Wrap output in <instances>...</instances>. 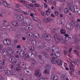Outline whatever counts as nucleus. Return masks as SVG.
I'll return each mask as SVG.
<instances>
[{"label": "nucleus", "mask_w": 80, "mask_h": 80, "mask_svg": "<svg viewBox=\"0 0 80 80\" xmlns=\"http://www.w3.org/2000/svg\"><path fill=\"white\" fill-rule=\"evenodd\" d=\"M51 62L52 63H53V64H55L56 63V62H57V64L58 65H62V63L63 62L62 60L59 59L57 60V59H53V58L51 59Z\"/></svg>", "instance_id": "1"}, {"label": "nucleus", "mask_w": 80, "mask_h": 80, "mask_svg": "<svg viewBox=\"0 0 80 80\" xmlns=\"http://www.w3.org/2000/svg\"><path fill=\"white\" fill-rule=\"evenodd\" d=\"M24 72L26 75L28 76L32 75V71L28 68H26V69H24Z\"/></svg>", "instance_id": "2"}, {"label": "nucleus", "mask_w": 80, "mask_h": 80, "mask_svg": "<svg viewBox=\"0 0 80 80\" xmlns=\"http://www.w3.org/2000/svg\"><path fill=\"white\" fill-rule=\"evenodd\" d=\"M35 76L38 77H40L42 76V71L40 70H36L34 73Z\"/></svg>", "instance_id": "3"}, {"label": "nucleus", "mask_w": 80, "mask_h": 80, "mask_svg": "<svg viewBox=\"0 0 80 80\" xmlns=\"http://www.w3.org/2000/svg\"><path fill=\"white\" fill-rule=\"evenodd\" d=\"M46 70L44 71V73H47V74L50 73V72L49 71L51 70V66L50 65H47L46 67Z\"/></svg>", "instance_id": "4"}, {"label": "nucleus", "mask_w": 80, "mask_h": 80, "mask_svg": "<svg viewBox=\"0 0 80 80\" xmlns=\"http://www.w3.org/2000/svg\"><path fill=\"white\" fill-rule=\"evenodd\" d=\"M44 37L46 40L50 41L51 40V36L48 34H45L44 35Z\"/></svg>", "instance_id": "5"}, {"label": "nucleus", "mask_w": 80, "mask_h": 80, "mask_svg": "<svg viewBox=\"0 0 80 80\" xmlns=\"http://www.w3.org/2000/svg\"><path fill=\"white\" fill-rule=\"evenodd\" d=\"M52 20V18H47L43 19V22L45 23H48V22H51Z\"/></svg>", "instance_id": "6"}, {"label": "nucleus", "mask_w": 80, "mask_h": 80, "mask_svg": "<svg viewBox=\"0 0 80 80\" xmlns=\"http://www.w3.org/2000/svg\"><path fill=\"white\" fill-rule=\"evenodd\" d=\"M66 27L68 30H72L73 28V27L72 24L69 22H68L66 25Z\"/></svg>", "instance_id": "7"}, {"label": "nucleus", "mask_w": 80, "mask_h": 80, "mask_svg": "<svg viewBox=\"0 0 80 80\" xmlns=\"http://www.w3.org/2000/svg\"><path fill=\"white\" fill-rule=\"evenodd\" d=\"M17 19L18 21H22V20H23V19H24L23 16L22 14L18 16L17 18Z\"/></svg>", "instance_id": "8"}, {"label": "nucleus", "mask_w": 80, "mask_h": 80, "mask_svg": "<svg viewBox=\"0 0 80 80\" xmlns=\"http://www.w3.org/2000/svg\"><path fill=\"white\" fill-rule=\"evenodd\" d=\"M58 48H57L56 47L54 46H53L51 48V51H52V52H53V53H54V52H56L57 50V51H58Z\"/></svg>", "instance_id": "9"}, {"label": "nucleus", "mask_w": 80, "mask_h": 80, "mask_svg": "<svg viewBox=\"0 0 80 80\" xmlns=\"http://www.w3.org/2000/svg\"><path fill=\"white\" fill-rule=\"evenodd\" d=\"M23 20V21L24 22H27V23H28L29 24L31 23V21L30 19V18L26 17L24 18Z\"/></svg>", "instance_id": "10"}, {"label": "nucleus", "mask_w": 80, "mask_h": 80, "mask_svg": "<svg viewBox=\"0 0 80 80\" xmlns=\"http://www.w3.org/2000/svg\"><path fill=\"white\" fill-rule=\"evenodd\" d=\"M32 28H33V27L31 25L27 26L25 27V30H30Z\"/></svg>", "instance_id": "11"}, {"label": "nucleus", "mask_w": 80, "mask_h": 80, "mask_svg": "<svg viewBox=\"0 0 80 80\" xmlns=\"http://www.w3.org/2000/svg\"><path fill=\"white\" fill-rule=\"evenodd\" d=\"M22 37V35L16 33L15 35V38L16 40H19L20 38Z\"/></svg>", "instance_id": "12"}, {"label": "nucleus", "mask_w": 80, "mask_h": 80, "mask_svg": "<svg viewBox=\"0 0 80 80\" xmlns=\"http://www.w3.org/2000/svg\"><path fill=\"white\" fill-rule=\"evenodd\" d=\"M1 53L4 56H7L8 55V52L7 51H5L3 49L1 50Z\"/></svg>", "instance_id": "13"}, {"label": "nucleus", "mask_w": 80, "mask_h": 80, "mask_svg": "<svg viewBox=\"0 0 80 80\" xmlns=\"http://www.w3.org/2000/svg\"><path fill=\"white\" fill-rule=\"evenodd\" d=\"M68 8L70 10H71L72 12L74 13H75V8L73 6L69 5L68 6Z\"/></svg>", "instance_id": "14"}, {"label": "nucleus", "mask_w": 80, "mask_h": 80, "mask_svg": "<svg viewBox=\"0 0 80 80\" xmlns=\"http://www.w3.org/2000/svg\"><path fill=\"white\" fill-rule=\"evenodd\" d=\"M61 41L62 43H65L67 42V40H66V37H63L61 39Z\"/></svg>", "instance_id": "15"}, {"label": "nucleus", "mask_w": 80, "mask_h": 80, "mask_svg": "<svg viewBox=\"0 0 80 80\" xmlns=\"http://www.w3.org/2000/svg\"><path fill=\"white\" fill-rule=\"evenodd\" d=\"M51 78L53 80H58V77L55 75L53 74L51 76Z\"/></svg>", "instance_id": "16"}, {"label": "nucleus", "mask_w": 80, "mask_h": 80, "mask_svg": "<svg viewBox=\"0 0 80 80\" xmlns=\"http://www.w3.org/2000/svg\"><path fill=\"white\" fill-rule=\"evenodd\" d=\"M12 25L14 26V27H18V22L16 21H12Z\"/></svg>", "instance_id": "17"}, {"label": "nucleus", "mask_w": 80, "mask_h": 80, "mask_svg": "<svg viewBox=\"0 0 80 80\" xmlns=\"http://www.w3.org/2000/svg\"><path fill=\"white\" fill-rule=\"evenodd\" d=\"M50 55L52 57V59H53V60H56V59L57 58V57L55 55V54H53L52 53H51Z\"/></svg>", "instance_id": "18"}, {"label": "nucleus", "mask_w": 80, "mask_h": 80, "mask_svg": "<svg viewBox=\"0 0 80 80\" xmlns=\"http://www.w3.org/2000/svg\"><path fill=\"white\" fill-rule=\"evenodd\" d=\"M30 16H31V17H33V18H32V19L33 20H34V21H36V22H37L39 21V19H38V18L36 17H34L32 14L30 13Z\"/></svg>", "instance_id": "19"}, {"label": "nucleus", "mask_w": 80, "mask_h": 80, "mask_svg": "<svg viewBox=\"0 0 80 80\" xmlns=\"http://www.w3.org/2000/svg\"><path fill=\"white\" fill-rule=\"evenodd\" d=\"M42 55L43 56H44V57H45L46 58H49V56L48 55V54L47 53H46L45 52H42Z\"/></svg>", "instance_id": "20"}, {"label": "nucleus", "mask_w": 80, "mask_h": 80, "mask_svg": "<svg viewBox=\"0 0 80 80\" xmlns=\"http://www.w3.org/2000/svg\"><path fill=\"white\" fill-rule=\"evenodd\" d=\"M15 59V58L14 57H11L9 58V62L12 63Z\"/></svg>", "instance_id": "21"}, {"label": "nucleus", "mask_w": 80, "mask_h": 80, "mask_svg": "<svg viewBox=\"0 0 80 80\" xmlns=\"http://www.w3.org/2000/svg\"><path fill=\"white\" fill-rule=\"evenodd\" d=\"M4 73L7 75H10L11 74V72L9 70H7L5 71Z\"/></svg>", "instance_id": "22"}, {"label": "nucleus", "mask_w": 80, "mask_h": 80, "mask_svg": "<svg viewBox=\"0 0 80 80\" xmlns=\"http://www.w3.org/2000/svg\"><path fill=\"white\" fill-rule=\"evenodd\" d=\"M54 53H55L56 57H60V54L59 52V49H58V51H56V52H55Z\"/></svg>", "instance_id": "23"}, {"label": "nucleus", "mask_w": 80, "mask_h": 80, "mask_svg": "<svg viewBox=\"0 0 80 80\" xmlns=\"http://www.w3.org/2000/svg\"><path fill=\"white\" fill-rule=\"evenodd\" d=\"M21 65L22 66V68H23L24 69H26V64L24 62H22L21 63Z\"/></svg>", "instance_id": "24"}, {"label": "nucleus", "mask_w": 80, "mask_h": 80, "mask_svg": "<svg viewBox=\"0 0 80 80\" xmlns=\"http://www.w3.org/2000/svg\"><path fill=\"white\" fill-rule=\"evenodd\" d=\"M34 37L36 38H38L40 37V35L38 33H35L34 34Z\"/></svg>", "instance_id": "25"}, {"label": "nucleus", "mask_w": 80, "mask_h": 80, "mask_svg": "<svg viewBox=\"0 0 80 80\" xmlns=\"http://www.w3.org/2000/svg\"><path fill=\"white\" fill-rule=\"evenodd\" d=\"M15 70L16 71H17V72H19V71H20V70H22V68H20V67L19 66H18L15 68Z\"/></svg>", "instance_id": "26"}, {"label": "nucleus", "mask_w": 80, "mask_h": 80, "mask_svg": "<svg viewBox=\"0 0 80 80\" xmlns=\"http://www.w3.org/2000/svg\"><path fill=\"white\" fill-rule=\"evenodd\" d=\"M3 4L4 6V7H7L8 8H10V6L8 5L7 3L5 2L3 3Z\"/></svg>", "instance_id": "27"}, {"label": "nucleus", "mask_w": 80, "mask_h": 80, "mask_svg": "<svg viewBox=\"0 0 80 80\" xmlns=\"http://www.w3.org/2000/svg\"><path fill=\"white\" fill-rule=\"evenodd\" d=\"M7 52L9 54L10 53H14V51L12 49H9L7 51Z\"/></svg>", "instance_id": "28"}, {"label": "nucleus", "mask_w": 80, "mask_h": 80, "mask_svg": "<svg viewBox=\"0 0 80 80\" xmlns=\"http://www.w3.org/2000/svg\"><path fill=\"white\" fill-rule=\"evenodd\" d=\"M27 35L28 37H31L32 38L33 37V34L30 32H28L27 33Z\"/></svg>", "instance_id": "29"}, {"label": "nucleus", "mask_w": 80, "mask_h": 80, "mask_svg": "<svg viewBox=\"0 0 80 80\" xmlns=\"http://www.w3.org/2000/svg\"><path fill=\"white\" fill-rule=\"evenodd\" d=\"M29 56L30 57V58H33L35 57V56L33 55L32 52H30L29 53Z\"/></svg>", "instance_id": "30"}, {"label": "nucleus", "mask_w": 80, "mask_h": 80, "mask_svg": "<svg viewBox=\"0 0 80 80\" xmlns=\"http://www.w3.org/2000/svg\"><path fill=\"white\" fill-rule=\"evenodd\" d=\"M37 26L38 28L40 29V30H43L42 25L40 24H38Z\"/></svg>", "instance_id": "31"}, {"label": "nucleus", "mask_w": 80, "mask_h": 80, "mask_svg": "<svg viewBox=\"0 0 80 80\" xmlns=\"http://www.w3.org/2000/svg\"><path fill=\"white\" fill-rule=\"evenodd\" d=\"M61 78L62 80H65L66 79V77H65V75L63 74L61 76Z\"/></svg>", "instance_id": "32"}, {"label": "nucleus", "mask_w": 80, "mask_h": 80, "mask_svg": "<svg viewBox=\"0 0 80 80\" xmlns=\"http://www.w3.org/2000/svg\"><path fill=\"white\" fill-rule=\"evenodd\" d=\"M51 10V9L50 8H48V10L46 11V14L47 15H50V11Z\"/></svg>", "instance_id": "33"}, {"label": "nucleus", "mask_w": 80, "mask_h": 80, "mask_svg": "<svg viewBox=\"0 0 80 80\" xmlns=\"http://www.w3.org/2000/svg\"><path fill=\"white\" fill-rule=\"evenodd\" d=\"M64 12L65 13H68L69 12V10L67 8H66L64 9Z\"/></svg>", "instance_id": "34"}, {"label": "nucleus", "mask_w": 80, "mask_h": 80, "mask_svg": "<svg viewBox=\"0 0 80 80\" xmlns=\"http://www.w3.org/2000/svg\"><path fill=\"white\" fill-rule=\"evenodd\" d=\"M72 25L74 27H77L78 25V23L76 22H73L72 23Z\"/></svg>", "instance_id": "35"}, {"label": "nucleus", "mask_w": 80, "mask_h": 80, "mask_svg": "<svg viewBox=\"0 0 80 80\" xmlns=\"http://www.w3.org/2000/svg\"><path fill=\"white\" fill-rule=\"evenodd\" d=\"M60 32L62 34H65L66 33V31L63 29H61Z\"/></svg>", "instance_id": "36"}, {"label": "nucleus", "mask_w": 80, "mask_h": 80, "mask_svg": "<svg viewBox=\"0 0 80 80\" xmlns=\"http://www.w3.org/2000/svg\"><path fill=\"white\" fill-rule=\"evenodd\" d=\"M17 59L15 58V59L14 60V61L12 63L14 65H17Z\"/></svg>", "instance_id": "37"}, {"label": "nucleus", "mask_w": 80, "mask_h": 80, "mask_svg": "<svg viewBox=\"0 0 80 80\" xmlns=\"http://www.w3.org/2000/svg\"><path fill=\"white\" fill-rule=\"evenodd\" d=\"M74 62L76 63L77 65H78V64L80 63V62H79V61H78V60L77 59H74Z\"/></svg>", "instance_id": "38"}, {"label": "nucleus", "mask_w": 80, "mask_h": 80, "mask_svg": "<svg viewBox=\"0 0 80 80\" xmlns=\"http://www.w3.org/2000/svg\"><path fill=\"white\" fill-rule=\"evenodd\" d=\"M29 50H31V51H32L33 50H35V48L33 47H30L29 48Z\"/></svg>", "instance_id": "39"}, {"label": "nucleus", "mask_w": 80, "mask_h": 80, "mask_svg": "<svg viewBox=\"0 0 80 80\" xmlns=\"http://www.w3.org/2000/svg\"><path fill=\"white\" fill-rule=\"evenodd\" d=\"M5 62L4 61H0V64L1 65H5Z\"/></svg>", "instance_id": "40"}, {"label": "nucleus", "mask_w": 80, "mask_h": 80, "mask_svg": "<svg viewBox=\"0 0 80 80\" xmlns=\"http://www.w3.org/2000/svg\"><path fill=\"white\" fill-rule=\"evenodd\" d=\"M32 45H36V44H37V42L35 40H32Z\"/></svg>", "instance_id": "41"}, {"label": "nucleus", "mask_w": 80, "mask_h": 80, "mask_svg": "<svg viewBox=\"0 0 80 80\" xmlns=\"http://www.w3.org/2000/svg\"><path fill=\"white\" fill-rule=\"evenodd\" d=\"M31 63L32 64L34 65L35 63H36V61H35V60L32 59L31 61Z\"/></svg>", "instance_id": "42"}, {"label": "nucleus", "mask_w": 80, "mask_h": 80, "mask_svg": "<svg viewBox=\"0 0 80 80\" xmlns=\"http://www.w3.org/2000/svg\"><path fill=\"white\" fill-rule=\"evenodd\" d=\"M55 39V42L56 43H58L60 42V38H56Z\"/></svg>", "instance_id": "43"}, {"label": "nucleus", "mask_w": 80, "mask_h": 80, "mask_svg": "<svg viewBox=\"0 0 80 80\" xmlns=\"http://www.w3.org/2000/svg\"><path fill=\"white\" fill-rule=\"evenodd\" d=\"M3 43L6 45H7V39L4 40L3 42Z\"/></svg>", "instance_id": "44"}, {"label": "nucleus", "mask_w": 80, "mask_h": 80, "mask_svg": "<svg viewBox=\"0 0 80 80\" xmlns=\"http://www.w3.org/2000/svg\"><path fill=\"white\" fill-rule=\"evenodd\" d=\"M39 62L40 63H41V64H43L44 63V61L43 60H39Z\"/></svg>", "instance_id": "45"}, {"label": "nucleus", "mask_w": 80, "mask_h": 80, "mask_svg": "<svg viewBox=\"0 0 80 80\" xmlns=\"http://www.w3.org/2000/svg\"><path fill=\"white\" fill-rule=\"evenodd\" d=\"M17 62H18V63L19 65H21V62L20 61V60L17 59Z\"/></svg>", "instance_id": "46"}, {"label": "nucleus", "mask_w": 80, "mask_h": 80, "mask_svg": "<svg viewBox=\"0 0 80 80\" xmlns=\"http://www.w3.org/2000/svg\"><path fill=\"white\" fill-rule=\"evenodd\" d=\"M7 45H10L11 43V41L9 39H7Z\"/></svg>", "instance_id": "47"}, {"label": "nucleus", "mask_w": 80, "mask_h": 80, "mask_svg": "<svg viewBox=\"0 0 80 80\" xmlns=\"http://www.w3.org/2000/svg\"><path fill=\"white\" fill-rule=\"evenodd\" d=\"M75 42H76V43H79V42H80V39H75Z\"/></svg>", "instance_id": "48"}, {"label": "nucleus", "mask_w": 80, "mask_h": 80, "mask_svg": "<svg viewBox=\"0 0 80 80\" xmlns=\"http://www.w3.org/2000/svg\"><path fill=\"white\" fill-rule=\"evenodd\" d=\"M3 25L5 27H7V26L8 25V22H4L3 23Z\"/></svg>", "instance_id": "49"}, {"label": "nucleus", "mask_w": 80, "mask_h": 80, "mask_svg": "<svg viewBox=\"0 0 80 80\" xmlns=\"http://www.w3.org/2000/svg\"><path fill=\"white\" fill-rule=\"evenodd\" d=\"M54 38L55 39H56V38H59L58 37V36L57 34H55L54 35Z\"/></svg>", "instance_id": "50"}, {"label": "nucleus", "mask_w": 80, "mask_h": 80, "mask_svg": "<svg viewBox=\"0 0 80 80\" xmlns=\"http://www.w3.org/2000/svg\"><path fill=\"white\" fill-rule=\"evenodd\" d=\"M76 50H80V46L79 45L77 46L75 48Z\"/></svg>", "instance_id": "51"}, {"label": "nucleus", "mask_w": 80, "mask_h": 80, "mask_svg": "<svg viewBox=\"0 0 80 80\" xmlns=\"http://www.w3.org/2000/svg\"><path fill=\"white\" fill-rule=\"evenodd\" d=\"M41 14H42V16H43V17H46V14L45 13V12H42L41 13Z\"/></svg>", "instance_id": "52"}, {"label": "nucleus", "mask_w": 80, "mask_h": 80, "mask_svg": "<svg viewBox=\"0 0 80 80\" xmlns=\"http://www.w3.org/2000/svg\"><path fill=\"white\" fill-rule=\"evenodd\" d=\"M70 70H71L72 72L74 71V69H73V68H72V67L71 66H70Z\"/></svg>", "instance_id": "53"}, {"label": "nucleus", "mask_w": 80, "mask_h": 80, "mask_svg": "<svg viewBox=\"0 0 80 80\" xmlns=\"http://www.w3.org/2000/svg\"><path fill=\"white\" fill-rule=\"evenodd\" d=\"M34 55H36L37 54V53L35 51H32V52Z\"/></svg>", "instance_id": "54"}, {"label": "nucleus", "mask_w": 80, "mask_h": 80, "mask_svg": "<svg viewBox=\"0 0 80 80\" xmlns=\"http://www.w3.org/2000/svg\"><path fill=\"white\" fill-rule=\"evenodd\" d=\"M71 65L72 67H75V63L74 62H72V63L71 62Z\"/></svg>", "instance_id": "55"}, {"label": "nucleus", "mask_w": 80, "mask_h": 80, "mask_svg": "<svg viewBox=\"0 0 80 80\" xmlns=\"http://www.w3.org/2000/svg\"><path fill=\"white\" fill-rule=\"evenodd\" d=\"M11 75H14V74H15V73L14 72V70H11Z\"/></svg>", "instance_id": "56"}, {"label": "nucleus", "mask_w": 80, "mask_h": 80, "mask_svg": "<svg viewBox=\"0 0 80 80\" xmlns=\"http://www.w3.org/2000/svg\"><path fill=\"white\" fill-rule=\"evenodd\" d=\"M55 14L56 15V16H58V14H59V13L57 11H55Z\"/></svg>", "instance_id": "57"}, {"label": "nucleus", "mask_w": 80, "mask_h": 80, "mask_svg": "<svg viewBox=\"0 0 80 80\" xmlns=\"http://www.w3.org/2000/svg\"><path fill=\"white\" fill-rule=\"evenodd\" d=\"M77 28L78 30H80V25L79 24H78L77 26Z\"/></svg>", "instance_id": "58"}, {"label": "nucleus", "mask_w": 80, "mask_h": 80, "mask_svg": "<svg viewBox=\"0 0 80 80\" xmlns=\"http://www.w3.org/2000/svg\"><path fill=\"white\" fill-rule=\"evenodd\" d=\"M74 52H75L76 54L77 55H79V53L78 52V51H76V50H74Z\"/></svg>", "instance_id": "59"}, {"label": "nucleus", "mask_w": 80, "mask_h": 80, "mask_svg": "<svg viewBox=\"0 0 80 80\" xmlns=\"http://www.w3.org/2000/svg\"><path fill=\"white\" fill-rule=\"evenodd\" d=\"M3 71H4V69L2 67H1L0 68V72H3Z\"/></svg>", "instance_id": "60"}, {"label": "nucleus", "mask_w": 80, "mask_h": 80, "mask_svg": "<svg viewBox=\"0 0 80 80\" xmlns=\"http://www.w3.org/2000/svg\"><path fill=\"white\" fill-rule=\"evenodd\" d=\"M63 11V8H59V11L61 12H62Z\"/></svg>", "instance_id": "61"}, {"label": "nucleus", "mask_w": 80, "mask_h": 80, "mask_svg": "<svg viewBox=\"0 0 80 80\" xmlns=\"http://www.w3.org/2000/svg\"><path fill=\"white\" fill-rule=\"evenodd\" d=\"M16 48H21V46L18 45H17V47H16Z\"/></svg>", "instance_id": "62"}, {"label": "nucleus", "mask_w": 80, "mask_h": 80, "mask_svg": "<svg viewBox=\"0 0 80 80\" xmlns=\"http://www.w3.org/2000/svg\"><path fill=\"white\" fill-rule=\"evenodd\" d=\"M77 13L80 14V10L79 9H78V10H77Z\"/></svg>", "instance_id": "63"}, {"label": "nucleus", "mask_w": 80, "mask_h": 80, "mask_svg": "<svg viewBox=\"0 0 80 80\" xmlns=\"http://www.w3.org/2000/svg\"><path fill=\"white\" fill-rule=\"evenodd\" d=\"M39 80H45V79L43 78H41L39 79Z\"/></svg>", "instance_id": "64"}]
</instances>
